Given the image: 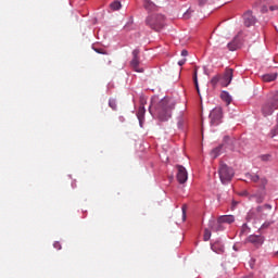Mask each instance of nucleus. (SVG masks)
Segmentation results:
<instances>
[{
  "mask_svg": "<svg viewBox=\"0 0 278 278\" xmlns=\"http://www.w3.org/2000/svg\"><path fill=\"white\" fill-rule=\"evenodd\" d=\"M181 210H182V220L186 222V211L188 210V206L184 204Z\"/></svg>",
  "mask_w": 278,
  "mask_h": 278,
  "instance_id": "nucleus-29",
  "label": "nucleus"
},
{
  "mask_svg": "<svg viewBox=\"0 0 278 278\" xmlns=\"http://www.w3.org/2000/svg\"><path fill=\"white\" fill-rule=\"evenodd\" d=\"M236 218L232 215H224L218 218V223H227L228 225H231Z\"/></svg>",
  "mask_w": 278,
  "mask_h": 278,
  "instance_id": "nucleus-15",
  "label": "nucleus"
},
{
  "mask_svg": "<svg viewBox=\"0 0 278 278\" xmlns=\"http://www.w3.org/2000/svg\"><path fill=\"white\" fill-rule=\"evenodd\" d=\"M225 140H229V137H225Z\"/></svg>",
  "mask_w": 278,
  "mask_h": 278,
  "instance_id": "nucleus-42",
  "label": "nucleus"
},
{
  "mask_svg": "<svg viewBox=\"0 0 278 278\" xmlns=\"http://www.w3.org/2000/svg\"><path fill=\"white\" fill-rule=\"evenodd\" d=\"M245 177L247 179L253 181L254 184H257V181L261 180L258 175L247 174Z\"/></svg>",
  "mask_w": 278,
  "mask_h": 278,
  "instance_id": "nucleus-22",
  "label": "nucleus"
},
{
  "mask_svg": "<svg viewBox=\"0 0 278 278\" xmlns=\"http://www.w3.org/2000/svg\"><path fill=\"white\" fill-rule=\"evenodd\" d=\"M269 10H270L271 12H275V10H278V7H277V5H271V7H269Z\"/></svg>",
  "mask_w": 278,
  "mask_h": 278,
  "instance_id": "nucleus-39",
  "label": "nucleus"
},
{
  "mask_svg": "<svg viewBox=\"0 0 278 278\" xmlns=\"http://www.w3.org/2000/svg\"><path fill=\"white\" fill-rule=\"evenodd\" d=\"M242 278H253V276L250 275V276H244Z\"/></svg>",
  "mask_w": 278,
  "mask_h": 278,
  "instance_id": "nucleus-41",
  "label": "nucleus"
},
{
  "mask_svg": "<svg viewBox=\"0 0 278 278\" xmlns=\"http://www.w3.org/2000/svg\"><path fill=\"white\" fill-rule=\"evenodd\" d=\"M260 159L262 160V162H269L270 154H263L260 156Z\"/></svg>",
  "mask_w": 278,
  "mask_h": 278,
  "instance_id": "nucleus-26",
  "label": "nucleus"
},
{
  "mask_svg": "<svg viewBox=\"0 0 278 278\" xmlns=\"http://www.w3.org/2000/svg\"><path fill=\"white\" fill-rule=\"evenodd\" d=\"M277 79V73H271V74H265L263 75V81H275Z\"/></svg>",
  "mask_w": 278,
  "mask_h": 278,
  "instance_id": "nucleus-17",
  "label": "nucleus"
},
{
  "mask_svg": "<svg viewBox=\"0 0 278 278\" xmlns=\"http://www.w3.org/2000/svg\"><path fill=\"white\" fill-rule=\"evenodd\" d=\"M197 2L199 3V5H205V3H207V0H197Z\"/></svg>",
  "mask_w": 278,
  "mask_h": 278,
  "instance_id": "nucleus-35",
  "label": "nucleus"
},
{
  "mask_svg": "<svg viewBox=\"0 0 278 278\" xmlns=\"http://www.w3.org/2000/svg\"><path fill=\"white\" fill-rule=\"evenodd\" d=\"M211 238H212V231L206 228V229L204 230V236H203L204 242H207V240H210Z\"/></svg>",
  "mask_w": 278,
  "mask_h": 278,
  "instance_id": "nucleus-24",
  "label": "nucleus"
},
{
  "mask_svg": "<svg viewBox=\"0 0 278 278\" xmlns=\"http://www.w3.org/2000/svg\"><path fill=\"white\" fill-rule=\"evenodd\" d=\"M109 105L112 110H116V100H109Z\"/></svg>",
  "mask_w": 278,
  "mask_h": 278,
  "instance_id": "nucleus-27",
  "label": "nucleus"
},
{
  "mask_svg": "<svg viewBox=\"0 0 278 278\" xmlns=\"http://www.w3.org/2000/svg\"><path fill=\"white\" fill-rule=\"evenodd\" d=\"M211 249H212V251H214V253H218V254L225 253V245L218 241L211 244Z\"/></svg>",
  "mask_w": 278,
  "mask_h": 278,
  "instance_id": "nucleus-13",
  "label": "nucleus"
},
{
  "mask_svg": "<svg viewBox=\"0 0 278 278\" xmlns=\"http://www.w3.org/2000/svg\"><path fill=\"white\" fill-rule=\"evenodd\" d=\"M193 83H194L198 94H200L201 90L199 89V78L197 76V68L194 70V74H193Z\"/></svg>",
  "mask_w": 278,
  "mask_h": 278,
  "instance_id": "nucleus-23",
  "label": "nucleus"
},
{
  "mask_svg": "<svg viewBox=\"0 0 278 278\" xmlns=\"http://www.w3.org/2000/svg\"><path fill=\"white\" fill-rule=\"evenodd\" d=\"M173 110H175V100L168 98L161 100L155 109L159 121L166 123L173 116Z\"/></svg>",
  "mask_w": 278,
  "mask_h": 278,
  "instance_id": "nucleus-1",
  "label": "nucleus"
},
{
  "mask_svg": "<svg viewBox=\"0 0 278 278\" xmlns=\"http://www.w3.org/2000/svg\"><path fill=\"white\" fill-rule=\"evenodd\" d=\"M227 48L229 49V51H237V49H240V39L238 38V36L235 37L232 41L227 45Z\"/></svg>",
  "mask_w": 278,
  "mask_h": 278,
  "instance_id": "nucleus-12",
  "label": "nucleus"
},
{
  "mask_svg": "<svg viewBox=\"0 0 278 278\" xmlns=\"http://www.w3.org/2000/svg\"><path fill=\"white\" fill-rule=\"evenodd\" d=\"M212 225H214V222H211V223H210V226L212 227V229H214V227H213Z\"/></svg>",
  "mask_w": 278,
  "mask_h": 278,
  "instance_id": "nucleus-40",
  "label": "nucleus"
},
{
  "mask_svg": "<svg viewBox=\"0 0 278 278\" xmlns=\"http://www.w3.org/2000/svg\"><path fill=\"white\" fill-rule=\"evenodd\" d=\"M178 173H177V180L180 184H186L188 181V170H186V167L178 165Z\"/></svg>",
  "mask_w": 278,
  "mask_h": 278,
  "instance_id": "nucleus-9",
  "label": "nucleus"
},
{
  "mask_svg": "<svg viewBox=\"0 0 278 278\" xmlns=\"http://www.w3.org/2000/svg\"><path fill=\"white\" fill-rule=\"evenodd\" d=\"M218 175L222 184H229V181L233 179L236 172H233V168L229 167L227 164L222 163L218 168Z\"/></svg>",
  "mask_w": 278,
  "mask_h": 278,
  "instance_id": "nucleus-3",
  "label": "nucleus"
},
{
  "mask_svg": "<svg viewBox=\"0 0 278 278\" xmlns=\"http://www.w3.org/2000/svg\"><path fill=\"white\" fill-rule=\"evenodd\" d=\"M211 125H220V121H223V109L215 108L210 113Z\"/></svg>",
  "mask_w": 278,
  "mask_h": 278,
  "instance_id": "nucleus-4",
  "label": "nucleus"
},
{
  "mask_svg": "<svg viewBox=\"0 0 278 278\" xmlns=\"http://www.w3.org/2000/svg\"><path fill=\"white\" fill-rule=\"evenodd\" d=\"M233 79V70L227 68L225 71V74L220 76L219 84L223 86V88H227L229 84H231V80Z\"/></svg>",
  "mask_w": 278,
  "mask_h": 278,
  "instance_id": "nucleus-5",
  "label": "nucleus"
},
{
  "mask_svg": "<svg viewBox=\"0 0 278 278\" xmlns=\"http://www.w3.org/2000/svg\"><path fill=\"white\" fill-rule=\"evenodd\" d=\"M164 15L156 14L148 16L146 20V25L154 29V31H161L164 28Z\"/></svg>",
  "mask_w": 278,
  "mask_h": 278,
  "instance_id": "nucleus-2",
  "label": "nucleus"
},
{
  "mask_svg": "<svg viewBox=\"0 0 278 278\" xmlns=\"http://www.w3.org/2000/svg\"><path fill=\"white\" fill-rule=\"evenodd\" d=\"M184 64H186V59H182V60L178 61L179 66H184Z\"/></svg>",
  "mask_w": 278,
  "mask_h": 278,
  "instance_id": "nucleus-38",
  "label": "nucleus"
},
{
  "mask_svg": "<svg viewBox=\"0 0 278 278\" xmlns=\"http://www.w3.org/2000/svg\"><path fill=\"white\" fill-rule=\"evenodd\" d=\"M143 7L146 10H148V12H151V10H155V3H153V1L151 0H144Z\"/></svg>",
  "mask_w": 278,
  "mask_h": 278,
  "instance_id": "nucleus-18",
  "label": "nucleus"
},
{
  "mask_svg": "<svg viewBox=\"0 0 278 278\" xmlns=\"http://www.w3.org/2000/svg\"><path fill=\"white\" fill-rule=\"evenodd\" d=\"M181 55L182 58H188V50H182Z\"/></svg>",
  "mask_w": 278,
  "mask_h": 278,
  "instance_id": "nucleus-36",
  "label": "nucleus"
},
{
  "mask_svg": "<svg viewBox=\"0 0 278 278\" xmlns=\"http://www.w3.org/2000/svg\"><path fill=\"white\" fill-rule=\"evenodd\" d=\"M53 247H54V249H56L58 251H60V250L62 249V244H61L59 241H55V242L53 243Z\"/></svg>",
  "mask_w": 278,
  "mask_h": 278,
  "instance_id": "nucleus-31",
  "label": "nucleus"
},
{
  "mask_svg": "<svg viewBox=\"0 0 278 278\" xmlns=\"http://www.w3.org/2000/svg\"><path fill=\"white\" fill-rule=\"evenodd\" d=\"M278 108V103H274L271 100L267 101L263 108H262V112L264 114V116H270L273 114V112H275V110H277Z\"/></svg>",
  "mask_w": 278,
  "mask_h": 278,
  "instance_id": "nucleus-7",
  "label": "nucleus"
},
{
  "mask_svg": "<svg viewBox=\"0 0 278 278\" xmlns=\"http://www.w3.org/2000/svg\"><path fill=\"white\" fill-rule=\"evenodd\" d=\"M96 52H97V53H100V54H102V55L108 54L105 51H103V49H96Z\"/></svg>",
  "mask_w": 278,
  "mask_h": 278,
  "instance_id": "nucleus-34",
  "label": "nucleus"
},
{
  "mask_svg": "<svg viewBox=\"0 0 278 278\" xmlns=\"http://www.w3.org/2000/svg\"><path fill=\"white\" fill-rule=\"evenodd\" d=\"M255 212L260 218H266L268 216V212H270V204L258 205L256 206Z\"/></svg>",
  "mask_w": 278,
  "mask_h": 278,
  "instance_id": "nucleus-10",
  "label": "nucleus"
},
{
  "mask_svg": "<svg viewBox=\"0 0 278 278\" xmlns=\"http://www.w3.org/2000/svg\"><path fill=\"white\" fill-rule=\"evenodd\" d=\"M218 84H220V75H216L211 79V86L213 88H216V86H218Z\"/></svg>",
  "mask_w": 278,
  "mask_h": 278,
  "instance_id": "nucleus-20",
  "label": "nucleus"
},
{
  "mask_svg": "<svg viewBox=\"0 0 278 278\" xmlns=\"http://www.w3.org/2000/svg\"><path fill=\"white\" fill-rule=\"evenodd\" d=\"M253 199H255L256 203H264V199H266V193L262 192V193H256L254 195H252Z\"/></svg>",
  "mask_w": 278,
  "mask_h": 278,
  "instance_id": "nucleus-16",
  "label": "nucleus"
},
{
  "mask_svg": "<svg viewBox=\"0 0 278 278\" xmlns=\"http://www.w3.org/2000/svg\"><path fill=\"white\" fill-rule=\"evenodd\" d=\"M274 103H278V91L275 93L271 100Z\"/></svg>",
  "mask_w": 278,
  "mask_h": 278,
  "instance_id": "nucleus-33",
  "label": "nucleus"
},
{
  "mask_svg": "<svg viewBox=\"0 0 278 278\" xmlns=\"http://www.w3.org/2000/svg\"><path fill=\"white\" fill-rule=\"evenodd\" d=\"M261 188H266V184H268V180L266 178L260 179Z\"/></svg>",
  "mask_w": 278,
  "mask_h": 278,
  "instance_id": "nucleus-28",
  "label": "nucleus"
},
{
  "mask_svg": "<svg viewBox=\"0 0 278 278\" xmlns=\"http://www.w3.org/2000/svg\"><path fill=\"white\" fill-rule=\"evenodd\" d=\"M140 50H134L132 51V60L130 61V66L132 70L136 71V73H143L144 70L138 67L140 66Z\"/></svg>",
  "mask_w": 278,
  "mask_h": 278,
  "instance_id": "nucleus-6",
  "label": "nucleus"
},
{
  "mask_svg": "<svg viewBox=\"0 0 278 278\" xmlns=\"http://www.w3.org/2000/svg\"><path fill=\"white\" fill-rule=\"evenodd\" d=\"M194 12L191 9H189L185 14H184V18H190V14Z\"/></svg>",
  "mask_w": 278,
  "mask_h": 278,
  "instance_id": "nucleus-32",
  "label": "nucleus"
},
{
  "mask_svg": "<svg viewBox=\"0 0 278 278\" xmlns=\"http://www.w3.org/2000/svg\"><path fill=\"white\" fill-rule=\"evenodd\" d=\"M271 224H273V223H270V222H265V223L261 226V229H268Z\"/></svg>",
  "mask_w": 278,
  "mask_h": 278,
  "instance_id": "nucleus-30",
  "label": "nucleus"
},
{
  "mask_svg": "<svg viewBox=\"0 0 278 278\" xmlns=\"http://www.w3.org/2000/svg\"><path fill=\"white\" fill-rule=\"evenodd\" d=\"M146 113H147V110L144 109V106L143 105L139 106V110L137 112V117L141 126H142V121H144Z\"/></svg>",
  "mask_w": 278,
  "mask_h": 278,
  "instance_id": "nucleus-14",
  "label": "nucleus"
},
{
  "mask_svg": "<svg viewBox=\"0 0 278 278\" xmlns=\"http://www.w3.org/2000/svg\"><path fill=\"white\" fill-rule=\"evenodd\" d=\"M111 10H121L122 5L121 2L114 1L113 3L110 4Z\"/></svg>",
  "mask_w": 278,
  "mask_h": 278,
  "instance_id": "nucleus-25",
  "label": "nucleus"
},
{
  "mask_svg": "<svg viewBox=\"0 0 278 278\" xmlns=\"http://www.w3.org/2000/svg\"><path fill=\"white\" fill-rule=\"evenodd\" d=\"M256 22L257 20L255 18V16H253V12L248 11L243 14V23L245 27H253Z\"/></svg>",
  "mask_w": 278,
  "mask_h": 278,
  "instance_id": "nucleus-8",
  "label": "nucleus"
},
{
  "mask_svg": "<svg viewBox=\"0 0 278 278\" xmlns=\"http://www.w3.org/2000/svg\"><path fill=\"white\" fill-rule=\"evenodd\" d=\"M248 242H251L254 247H262V244H264V237L260 235H251L248 237Z\"/></svg>",
  "mask_w": 278,
  "mask_h": 278,
  "instance_id": "nucleus-11",
  "label": "nucleus"
},
{
  "mask_svg": "<svg viewBox=\"0 0 278 278\" xmlns=\"http://www.w3.org/2000/svg\"><path fill=\"white\" fill-rule=\"evenodd\" d=\"M220 99L229 105L231 103V96H229V92L223 91L220 94Z\"/></svg>",
  "mask_w": 278,
  "mask_h": 278,
  "instance_id": "nucleus-19",
  "label": "nucleus"
},
{
  "mask_svg": "<svg viewBox=\"0 0 278 278\" xmlns=\"http://www.w3.org/2000/svg\"><path fill=\"white\" fill-rule=\"evenodd\" d=\"M249 229V226L247 224H243L241 232L244 233Z\"/></svg>",
  "mask_w": 278,
  "mask_h": 278,
  "instance_id": "nucleus-37",
  "label": "nucleus"
},
{
  "mask_svg": "<svg viewBox=\"0 0 278 278\" xmlns=\"http://www.w3.org/2000/svg\"><path fill=\"white\" fill-rule=\"evenodd\" d=\"M220 149H223V146H219L212 150L211 155H212V157H214V160H216V157H218V155H220Z\"/></svg>",
  "mask_w": 278,
  "mask_h": 278,
  "instance_id": "nucleus-21",
  "label": "nucleus"
}]
</instances>
